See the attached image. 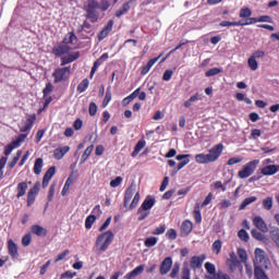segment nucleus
<instances>
[{
	"label": "nucleus",
	"instance_id": "nucleus-1",
	"mask_svg": "<svg viewBox=\"0 0 279 279\" xmlns=\"http://www.w3.org/2000/svg\"><path fill=\"white\" fill-rule=\"evenodd\" d=\"M110 9V2L108 0H87L83 7L86 13V19L90 23H97L99 21V10L100 12H107Z\"/></svg>",
	"mask_w": 279,
	"mask_h": 279
},
{
	"label": "nucleus",
	"instance_id": "nucleus-2",
	"mask_svg": "<svg viewBox=\"0 0 279 279\" xmlns=\"http://www.w3.org/2000/svg\"><path fill=\"white\" fill-rule=\"evenodd\" d=\"M221 154H223V144H217L211 149H209V154L195 155V161L198 165H208V162H217Z\"/></svg>",
	"mask_w": 279,
	"mask_h": 279
},
{
	"label": "nucleus",
	"instance_id": "nucleus-3",
	"mask_svg": "<svg viewBox=\"0 0 279 279\" xmlns=\"http://www.w3.org/2000/svg\"><path fill=\"white\" fill-rule=\"evenodd\" d=\"M74 43H77V36L64 37L61 44L52 48L53 56H56L57 58H62V56L71 53V51H73Z\"/></svg>",
	"mask_w": 279,
	"mask_h": 279
},
{
	"label": "nucleus",
	"instance_id": "nucleus-4",
	"mask_svg": "<svg viewBox=\"0 0 279 279\" xmlns=\"http://www.w3.org/2000/svg\"><path fill=\"white\" fill-rule=\"evenodd\" d=\"M112 241H114V233H112V231L109 230L99 234L95 244V251L97 254H104V252L110 247Z\"/></svg>",
	"mask_w": 279,
	"mask_h": 279
},
{
	"label": "nucleus",
	"instance_id": "nucleus-5",
	"mask_svg": "<svg viewBox=\"0 0 279 279\" xmlns=\"http://www.w3.org/2000/svg\"><path fill=\"white\" fill-rule=\"evenodd\" d=\"M255 259H254V267H259L260 269H269V265L271 262L267 256V253L263 248H255Z\"/></svg>",
	"mask_w": 279,
	"mask_h": 279
},
{
	"label": "nucleus",
	"instance_id": "nucleus-6",
	"mask_svg": "<svg viewBox=\"0 0 279 279\" xmlns=\"http://www.w3.org/2000/svg\"><path fill=\"white\" fill-rule=\"evenodd\" d=\"M260 165V160L254 159L250 162H247L239 172L238 175L241 178V180H245L250 178V175L254 174V171H256V168Z\"/></svg>",
	"mask_w": 279,
	"mask_h": 279
},
{
	"label": "nucleus",
	"instance_id": "nucleus-7",
	"mask_svg": "<svg viewBox=\"0 0 279 279\" xmlns=\"http://www.w3.org/2000/svg\"><path fill=\"white\" fill-rule=\"evenodd\" d=\"M54 77V84H60V82H66L71 77V66L58 68L52 73Z\"/></svg>",
	"mask_w": 279,
	"mask_h": 279
},
{
	"label": "nucleus",
	"instance_id": "nucleus-8",
	"mask_svg": "<svg viewBox=\"0 0 279 279\" xmlns=\"http://www.w3.org/2000/svg\"><path fill=\"white\" fill-rule=\"evenodd\" d=\"M25 138H27V134L22 133L13 142L8 144L4 147V151H3L4 156H10V154H12V151H14V149L19 148L21 143H25Z\"/></svg>",
	"mask_w": 279,
	"mask_h": 279
},
{
	"label": "nucleus",
	"instance_id": "nucleus-9",
	"mask_svg": "<svg viewBox=\"0 0 279 279\" xmlns=\"http://www.w3.org/2000/svg\"><path fill=\"white\" fill-rule=\"evenodd\" d=\"M34 123H36V113L26 114V120L22 121L21 124H19L20 132H29V130L34 128Z\"/></svg>",
	"mask_w": 279,
	"mask_h": 279
},
{
	"label": "nucleus",
	"instance_id": "nucleus-10",
	"mask_svg": "<svg viewBox=\"0 0 279 279\" xmlns=\"http://www.w3.org/2000/svg\"><path fill=\"white\" fill-rule=\"evenodd\" d=\"M40 192V182H36L35 185L27 193V206H33L36 202V195Z\"/></svg>",
	"mask_w": 279,
	"mask_h": 279
},
{
	"label": "nucleus",
	"instance_id": "nucleus-11",
	"mask_svg": "<svg viewBox=\"0 0 279 279\" xmlns=\"http://www.w3.org/2000/svg\"><path fill=\"white\" fill-rule=\"evenodd\" d=\"M171 267H173V258L166 257L160 266H159V272L161 276H167L168 271H171Z\"/></svg>",
	"mask_w": 279,
	"mask_h": 279
},
{
	"label": "nucleus",
	"instance_id": "nucleus-12",
	"mask_svg": "<svg viewBox=\"0 0 279 279\" xmlns=\"http://www.w3.org/2000/svg\"><path fill=\"white\" fill-rule=\"evenodd\" d=\"M274 19L269 15H262L259 17H251L245 20V25H254L256 23H272Z\"/></svg>",
	"mask_w": 279,
	"mask_h": 279
},
{
	"label": "nucleus",
	"instance_id": "nucleus-13",
	"mask_svg": "<svg viewBox=\"0 0 279 279\" xmlns=\"http://www.w3.org/2000/svg\"><path fill=\"white\" fill-rule=\"evenodd\" d=\"M206 260V255L193 256L190 260L191 269H202V265Z\"/></svg>",
	"mask_w": 279,
	"mask_h": 279
},
{
	"label": "nucleus",
	"instance_id": "nucleus-14",
	"mask_svg": "<svg viewBox=\"0 0 279 279\" xmlns=\"http://www.w3.org/2000/svg\"><path fill=\"white\" fill-rule=\"evenodd\" d=\"M193 232V222L191 220H184L180 228V236H189Z\"/></svg>",
	"mask_w": 279,
	"mask_h": 279
},
{
	"label": "nucleus",
	"instance_id": "nucleus-15",
	"mask_svg": "<svg viewBox=\"0 0 279 279\" xmlns=\"http://www.w3.org/2000/svg\"><path fill=\"white\" fill-rule=\"evenodd\" d=\"M53 175H56V166L50 167L46 171L41 183L43 189H47L49 186V182L51 181V178H53Z\"/></svg>",
	"mask_w": 279,
	"mask_h": 279
},
{
	"label": "nucleus",
	"instance_id": "nucleus-16",
	"mask_svg": "<svg viewBox=\"0 0 279 279\" xmlns=\"http://www.w3.org/2000/svg\"><path fill=\"white\" fill-rule=\"evenodd\" d=\"M279 171V165H267L260 169L262 175H276Z\"/></svg>",
	"mask_w": 279,
	"mask_h": 279
},
{
	"label": "nucleus",
	"instance_id": "nucleus-17",
	"mask_svg": "<svg viewBox=\"0 0 279 279\" xmlns=\"http://www.w3.org/2000/svg\"><path fill=\"white\" fill-rule=\"evenodd\" d=\"M156 206V197L148 195L144 202L142 203V205L140 206L141 210H151V207Z\"/></svg>",
	"mask_w": 279,
	"mask_h": 279
},
{
	"label": "nucleus",
	"instance_id": "nucleus-18",
	"mask_svg": "<svg viewBox=\"0 0 279 279\" xmlns=\"http://www.w3.org/2000/svg\"><path fill=\"white\" fill-rule=\"evenodd\" d=\"M69 151H71V147L69 146L56 148L53 150V158H56V160H62V158H64Z\"/></svg>",
	"mask_w": 279,
	"mask_h": 279
},
{
	"label": "nucleus",
	"instance_id": "nucleus-19",
	"mask_svg": "<svg viewBox=\"0 0 279 279\" xmlns=\"http://www.w3.org/2000/svg\"><path fill=\"white\" fill-rule=\"evenodd\" d=\"M8 253L11 258H19V245L13 240L8 241Z\"/></svg>",
	"mask_w": 279,
	"mask_h": 279
},
{
	"label": "nucleus",
	"instance_id": "nucleus-20",
	"mask_svg": "<svg viewBox=\"0 0 279 279\" xmlns=\"http://www.w3.org/2000/svg\"><path fill=\"white\" fill-rule=\"evenodd\" d=\"M134 0H129L125 3H123L122 8L116 11V17L121 19L123 14H128L132 8V3Z\"/></svg>",
	"mask_w": 279,
	"mask_h": 279
},
{
	"label": "nucleus",
	"instance_id": "nucleus-21",
	"mask_svg": "<svg viewBox=\"0 0 279 279\" xmlns=\"http://www.w3.org/2000/svg\"><path fill=\"white\" fill-rule=\"evenodd\" d=\"M253 226H255V228H257V230H260V232H267V230H268L267 223H265V220L260 216H256L253 219Z\"/></svg>",
	"mask_w": 279,
	"mask_h": 279
},
{
	"label": "nucleus",
	"instance_id": "nucleus-22",
	"mask_svg": "<svg viewBox=\"0 0 279 279\" xmlns=\"http://www.w3.org/2000/svg\"><path fill=\"white\" fill-rule=\"evenodd\" d=\"M80 58V52L70 53L68 56L61 57V66H66L71 62H75Z\"/></svg>",
	"mask_w": 279,
	"mask_h": 279
},
{
	"label": "nucleus",
	"instance_id": "nucleus-23",
	"mask_svg": "<svg viewBox=\"0 0 279 279\" xmlns=\"http://www.w3.org/2000/svg\"><path fill=\"white\" fill-rule=\"evenodd\" d=\"M160 58H162V53H160L158 57L150 59L146 65L142 66V71L141 73L143 75H147V73H149V71H151V66H154V64H156V62L158 60H160Z\"/></svg>",
	"mask_w": 279,
	"mask_h": 279
},
{
	"label": "nucleus",
	"instance_id": "nucleus-24",
	"mask_svg": "<svg viewBox=\"0 0 279 279\" xmlns=\"http://www.w3.org/2000/svg\"><path fill=\"white\" fill-rule=\"evenodd\" d=\"M27 189H28L27 182L25 181L20 182L16 186V193H17L16 198L21 199V197H25L27 193Z\"/></svg>",
	"mask_w": 279,
	"mask_h": 279
},
{
	"label": "nucleus",
	"instance_id": "nucleus-25",
	"mask_svg": "<svg viewBox=\"0 0 279 279\" xmlns=\"http://www.w3.org/2000/svg\"><path fill=\"white\" fill-rule=\"evenodd\" d=\"M227 265L231 271H234V269H236V267L241 265V262L239 260L236 255L232 253L230 255V258L227 260Z\"/></svg>",
	"mask_w": 279,
	"mask_h": 279
},
{
	"label": "nucleus",
	"instance_id": "nucleus-26",
	"mask_svg": "<svg viewBox=\"0 0 279 279\" xmlns=\"http://www.w3.org/2000/svg\"><path fill=\"white\" fill-rule=\"evenodd\" d=\"M31 232L33 234H36V236H47V234H48L47 229H45L44 227H41L39 225H33L31 227Z\"/></svg>",
	"mask_w": 279,
	"mask_h": 279
},
{
	"label": "nucleus",
	"instance_id": "nucleus-27",
	"mask_svg": "<svg viewBox=\"0 0 279 279\" xmlns=\"http://www.w3.org/2000/svg\"><path fill=\"white\" fill-rule=\"evenodd\" d=\"M132 197H134V185H130L124 193V208H128Z\"/></svg>",
	"mask_w": 279,
	"mask_h": 279
},
{
	"label": "nucleus",
	"instance_id": "nucleus-28",
	"mask_svg": "<svg viewBox=\"0 0 279 279\" xmlns=\"http://www.w3.org/2000/svg\"><path fill=\"white\" fill-rule=\"evenodd\" d=\"M205 269L207 274H209L206 276L207 279H211L214 276H217V268L213 263H209V262L205 263Z\"/></svg>",
	"mask_w": 279,
	"mask_h": 279
},
{
	"label": "nucleus",
	"instance_id": "nucleus-29",
	"mask_svg": "<svg viewBox=\"0 0 279 279\" xmlns=\"http://www.w3.org/2000/svg\"><path fill=\"white\" fill-rule=\"evenodd\" d=\"M92 31H93V25H90L88 21H84V23L80 25L76 29L77 34H83V32L85 34H90Z\"/></svg>",
	"mask_w": 279,
	"mask_h": 279
},
{
	"label": "nucleus",
	"instance_id": "nucleus-30",
	"mask_svg": "<svg viewBox=\"0 0 279 279\" xmlns=\"http://www.w3.org/2000/svg\"><path fill=\"white\" fill-rule=\"evenodd\" d=\"M145 271V265H140L135 267L131 272H129L126 276L129 279L136 278V276H141Z\"/></svg>",
	"mask_w": 279,
	"mask_h": 279
},
{
	"label": "nucleus",
	"instance_id": "nucleus-31",
	"mask_svg": "<svg viewBox=\"0 0 279 279\" xmlns=\"http://www.w3.org/2000/svg\"><path fill=\"white\" fill-rule=\"evenodd\" d=\"M254 202H258V197L256 196H250L245 198L239 207V210H245L246 206H250V204H254Z\"/></svg>",
	"mask_w": 279,
	"mask_h": 279
},
{
	"label": "nucleus",
	"instance_id": "nucleus-32",
	"mask_svg": "<svg viewBox=\"0 0 279 279\" xmlns=\"http://www.w3.org/2000/svg\"><path fill=\"white\" fill-rule=\"evenodd\" d=\"M43 165H44L43 158H37L35 160L34 168H33L35 175H40V173H43Z\"/></svg>",
	"mask_w": 279,
	"mask_h": 279
},
{
	"label": "nucleus",
	"instance_id": "nucleus-33",
	"mask_svg": "<svg viewBox=\"0 0 279 279\" xmlns=\"http://www.w3.org/2000/svg\"><path fill=\"white\" fill-rule=\"evenodd\" d=\"M254 276H255V279H269V277L267 276L265 270L260 268V266L254 267Z\"/></svg>",
	"mask_w": 279,
	"mask_h": 279
},
{
	"label": "nucleus",
	"instance_id": "nucleus-34",
	"mask_svg": "<svg viewBox=\"0 0 279 279\" xmlns=\"http://www.w3.org/2000/svg\"><path fill=\"white\" fill-rule=\"evenodd\" d=\"M184 45H189L187 39H182L177 47H174L172 50H170L168 52V54L163 59H161L160 62H165V60H167V58H169V56H171V53H175V51H178V49H182V47H184Z\"/></svg>",
	"mask_w": 279,
	"mask_h": 279
},
{
	"label": "nucleus",
	"instance_id": "nucleus-35",
	"mask_svg": "<svg viewBox=\"0 0 279 279\" xmlns=\"http://www.w3.org/2000/svg\"><path fill=\"white\" fill-rule=\"evenodd\" d=\"M94 149H95L94 145H90L85 149L84 154L81 157V165H84L86 160H88V157L90 156V154H93Z\"/></svg>",
	"mask_w": 279,
	"mask_h": 279
},
{
	"label": "nucleus",
	"instance_id": "nucleus-36",
	"mask_svg": "<svg viewBox=\"0 0 279 279\" xmlns=\"http://www.w3.org/2000/svg\"><path fill=\"white\" fill-rule=\"evenodd\" d=\"M245 24V20L239 21V22H228V21H222L220 23L221 27H232V26H243Z\"/></svg>",
	"mask_w": 279,
	"mask_h": 279
},
{
	"label": "nucleus",
	"instance_id": "nucleus-37",
	"mask_svg": "<svg viewBox=\"0 0 279 279\" xmlns=\"http://www.w3.org/2000/svg\"><path fill=\"white\" fill-rule=\"evenodd\" d=\"M193 218L195 219V223H202V211L199 209V204H196L194 207Z\"/></svg>",
	"mask_w": 279,
	"mask_h": 279
},
{
	"label": "nucleus",
	"instance_id": "nucleus-38",
	"mask_svg": "<svg viewBox=\"0 0 279 279\" xmlns=\"http://www.w3.org/2000/svg\"><path fill=\"white\" fill-rule=\"evenodd\" d=\"M114 26V21L110 20L106 26L101 29L100 36H108L110 32H112V27Z\"/></svg>",
	"mask_w": 279,
	"mask_h": 279
},
{
	"label": "nucleus",
	"instance_id": "nucleus-39",
	"mask_svg": "<svg viewBox=\"0 0 279 279\" xmlns=\"http://www.w3.org/2000/svg\"><path fill=\"white\" fill-rule=\"evenodd\" d=\"M263 208L265 210H271L274 208V197L268 196L263 201Z\"/></svg>",
	"mask_w": 279,
	"mask_h": 279
},
{
	"label": "nucleus",
	"instance_id": "nucleus-40",
	"mask_svg": "<svg viewBox=\"0 0 279 279\" xmlns=\"http://www.w3.org/2000/svg\"><path fill=\"white\" fill-rule=\"evenodd\" d=\"M89 85H90V82L88 81V78L83 80L76 88L77 93H86V89L88 88Z\"/></svg>",
	"mask_w": 279,
	"mask_h": 279
},
{
	"label": "nucleus",
	"instance_id": "nucleus-41",
	"mask_svg": "<svg viewBox=\"0 0 279 279\" xmlns=\"http://www.w3.org/2000/svg\"><path fill=\"white\" fill-rule=\"evenodd\" d=\"M221 247H223V242H221V240H216L211 245L214 254H221Z\"/></svg>",
	"mask_w": 279,
	"mask_h": 279
},
{
	"label": "nucleus",
	"instance_id": "nucleus-42",
	"mask_svg": "<svg viewBox=\"0 0 279 279\" xmlns=\"http://www.w3.org/2000/svg\"><path fill=\"white\" fill-rule=\"evenodd\" d=\"M21 156H23V151L17 150L16 155L13 157L11 162L8 163L9 169H12L13 167H16V163L19 162V160H21Z\"/></svg>",
	"mask_w": 279,
	"mask_h": 279
},
{
	"label": "nucleus",
	"instance_id": "nucleus-43",
	"mask_svg": "<svg viewBox=\"0 0 279 279\" xmlns=\"http://www.w3.org/2000/svg\"><path fill=\"white\" fill-rule=\"evenodd\" d=\"M140 202H141V193L136 192L131 204L129 205V210H134V208H136V206H138Z\"/></svg>",
	"mask_w": 279,
	"mask_h": 279
},
{
	"label": "nucleus",
	"instance_id": "nucleus-44",
	"mask_svg": "<svg viewBox=\"0 0 279 279\" xmlns=\"http://www.w3.org/2000/svg\"><path fill=\"white\" fill-rule=\"evenodd\" d=\"M239 16H240V19H246V21H247V19H251L250 16H252V10L247 7L242 8L240 10Z\"/></svg>",
	"mask_w": 279,
	"mask_h": 279
},
{
	"label": "nucleus",
	"instance_id": "nucleus-45",
	"mask_svg": "<svg viewBox=\"0 0 279 279\" xmlns=\"http://www.w3.org/2000/svg\"><path fill=\"white\" fill-rule=\"evenodd\" d=\"M95 221H97V217L95 215H89L85 219V228H86V230H90V228H93V223H95Z\"/></svg>",
	"mask_w": 279,
	"mask_h": 279
},
{
	"label": "nucleus",
	"instance_id": "nucleus-46",
	"mask_svg": "<svg viewBox=\"0 0 279 279\" xmlns=\"http://www.w3.org/2000/svg\"><path fill=\"white\" fill-rule=\"evenodd\" d=\"M270 239L279 250V229H275L270 232Z\"/></svg>",
	"mask_w": 279,
	"mask_h": 279
},
{
	"label": "nucleus",
	"instance_id": "nucleus-47",
	"mask_svg": "<svg viewBox=\"0 0 279 279\" xmlns=\"http://www.w3.org/2000/svg\"><path fill=\"white\" fill-rule=\"evenodd\" d=\"M137 221H145V219H147V217H149V211L147 209H142L141 207L137 209Z\"/></svg>",
	"mask_w": 279,
	"mask_h": 279
},
{
	"label": "nucleus",
	"instance_id": "nucleus-48",
	"mask_svg": "<svg viewBox=\"0 0 279 279\" xmlns=\"http://www.w3.org/2000/svg\"><path fill=\"white\" fill-rule=\"evenodd\" d=\"M110 101H112V92L110 90V88H108L102 100V108H107Z\"/></svg>",
	"mask_w": 279,
	"mask_h": 279
},
{
	"label": "nucleus",
	"instance_id": "nucleus-49",
	"mask_svg": "<svg viewBox=\"0 0 279 279\" xmlns=\"http://www.w3.org/2000/svg\"><path fill=\"white\" fill-rule=\"evenodd\" d=\"M219 73H223V69H221V68H214V69L208 70L205 73V76L206 77H214V75H219Z\"/></svg>",
	"mask_w": 279,
	"mask_h": 279
},
{
	"label": "nucleus",
	"instance_id": "nucleus-50",
	"mask_svg": "<svg viewBox=\"0 0 279 279\" xmlns=\"http://www.w3.org/2000/svg\"><path fill=\"white\" fill-rule=\"evenodd\" d=\"M158 243V238L150 236L144 241L145 247H154Z\"/></svg>",
	"mask_w": 279,
	"mask_h": 279
},
{
	"label": "nucleus",
	"instance_id": "nucleus-51",
	"mask_svg": "<svg viewBox=\"0 0 279 279\" xmlns=\"http://www.w3.org/2000/svg\"><path fill=\"white\" fill-rule=\"evenodd\" d=\"M238 236L241 241H244V243H247V241H250V234L247 233V231H245V229H241L238 232Z\"/></svg>",
	"mask_w": 279,
	"mask_h": 279
},
{
	"label": "nucleus",
	"instance_id": "nucleus-52",
	"mask_svg": "<svg viewBox=\"0 0 279 279\" xmlns=\"http://www.w3.org/2000/svg\"><path fill=\"white\" fill-rule=\"evenodd\" d=\"M247 62H248V66H250L251 71L258 70V61H256V59H254V57H250Z\"/></svg>",
	"mask_w": 279,
	"mask_h": 279
},
{
	"label": "nucleus",
	"instance_id": "nucleus-53",
	"mask_svg": "<svg viewBox=\"0 0 279 279\" xmlns=\"http://www.w3.org/2000/svg\"><path fill=\"white\" fill-rule=\"evenodd\" d=\"M166 236L169 241H175V239H178V231H175V229H169Z\"/></svg>",
	"mask_w": 279,
	"mask_h": 279
},
{
	"label": "nucleus",
	"instance_id": "nucleus-54",
	"mask_svg": "<svg viewBox=\"0 0 279 279\" xmlns=\"http://www.w3.org/2000/svg\"><path fill=\"white\" fill-rule=\"evenodd\" d=\"M251 234H252L253 239H256V241H264L265 240V235L256 229H253L251 231Z\"/></svg>",
	"mask_w": 279,
	"mask_h": 279
},
{
	"label": "nucleus",
	"instance_id": "nucleus-55",
	"mask_svg": "<svg viewBox=\"0 0 279 279\" xmlns=\"http://www.w3.org/2000/svg\"><path fill=\"white\" fill-rule=\"evenodd\" d=\"M165 232H167V226L166 225H162L160 227H157L153 232L151 234H154L155 236H158L160 234H165Z\"/></svg>",
	"mask_w": 279,
	"mask_h": 279
},
{
	"label": "nucleus",
	"instance_id": "nucleus-56",
	"mask_svg": "<svg viewBox=\"0 0 279 279\" xmlns=\"http://www.w3.org/2000/svg\"><path fill=\"white\" fill-rule=\"evenodd\" d=\"M238 256L242 263L247 262V252L245 251V248H238Z\"/></svg>",
	"mask_w": 279,
	"mask_h": 279
},
{
	"label": "nucleus",
	"instance_id": "nucleus-57",
	"mask_svg": "<svg viewBox=\"0 0 279 279\" xmlns=\"http://www.w3.org/2000/svg\"><path fill=\"white\" fill-rule=\"evenodd\" d=\"M53 93V84L47 83L46 87L43 89L44 97H47Z\"/></svg>",
	"mask_w": 279,
	"mask_h": 279
},
{
	"label": "nucleus",
	"instance_id": "nucleus-58",
	"mask_svg": "<svg viewBox=\"0 0 279 279\" xmlns=\"http://www.w3.org/2000/svg\"><path fill=\"white\" fill-rule=\"evenodd\" d=\"M32 243V233H27L22 238V245L24 247H28Z\"/></svg>",
	"mask_w": 279,
	"mask_h": 279
},
{
	"label": "nucleus",
	"instance_id": "nucleus-59",
	"mask_svg": "<svg viewBox=\"0 0 279 279\" xmlns=\"http://www.w3.org/2000/svg\"><path fill=\"white\" fill-rule=\"evenodd\" d=\"M239 162H243V157H231L228 161L227 165L229 167H232V165H239Z\"/></svg>",
	"mask_w": 279,
	"mask_h": 279
},
{
	"label": "nucleus",
	"instance_id": "nucleus-60",
	"mask_svg": "<svg viewBox=\"0 0 279 279\" xmlns=\"http://www.w3.org/2000/svg\"><path fill=\"white\" fill-rule=\"evenodd\" d=\"M123 182L122 177H117L114 180L110 181L111 189H117V186H121V183Z\"/></svg>",
	"mask_w": 279,
	"mask_h": 279
},
{
	"label": "nucleus",
	"instance_id": "nucleus-61",
	"mask_svg": "<svg viewBox=\"0 0 279 279\" xmlns=\"http://www.w3.org/2000/svg\"><path fill=\"white\" fill-rule=\"evenodd\" d=\"M75 276H77V272L68 270V271L61 274L60 279H73V278H75Z\"/></svg>",
	"mask_w": 279,
	"mask_h": 279
},
{
	"label": "nucleus",
	"instance_id": "nucleus-62",
	"mask_svg": "<svg viewBox=\"0 0 279 279\" xmlns=\"http://www.w3.org/2000/svg\"><path fill=\"white\" fill-rule=\"evenodd\" d=\"M53 195H56V183H52L48 191V202H53Z\"/></svg>",
	"mask_w": 279,
	"mask_h": 279
},
{
	"label": "nucleus",
	"instance_id": "nucleus-63",
	"mask_svg": "<svg viewBox=\"0 0 279 279\" xmlns=\"http://www.w3.org/2000/svg\"><path fill=\"white\" fill-rule=\"evenodd\" d=\"M88 110H89V116L95 117V114H97V104L90 102Z\"/></svg>",
	"mask_w": 279,
	"mask_h": 279
},
{
	"label": "nucleus",
	"instance_id": "nucleus-64",
	"mask_svg": "<svg viewBox=\"0 0 279 279\" xmlns=\"http://www.w3.org/2000/svg\"><path fill=\"white\" fill-rule=\"evenodd\" d=\"M211 279H230V276L219 271L216 276H214Z\"/></svg>",
	"mask_w": 279,
	"mask_h": 279
}]
</instances>
